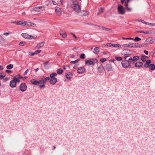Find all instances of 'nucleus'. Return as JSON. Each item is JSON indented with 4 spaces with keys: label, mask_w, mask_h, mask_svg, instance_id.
<instances>
[{
    "label": "nucleus",
    "mask_w": 155,
    "mask_h": 155,
    "mask_svg": "<svg viewBox=\"0 0 155 155\" xmlns=\"http://www.w3.org/2000/svg\"><path fill=\"white\" fill-rule=\"evenodd\" d=\"M130 0H120L121 3L123 4L125 2L124 6L125 7L126 9L128 12H130L132 11V8L129 7L128 3Z\"/></svg>",
    "instance_id": "f257e3e1"
},
{
    "label": "nucleus",
    "mask_w": 155,
    "mask_h": 155,
    "mask_svg": "<svg viewBox=\"0 0 155 155\" xmlns=\"http://www.w3.org/2000/svg\"><path fill=\"white\" fill-rule=\"evenodd\" d=\"M90 60H87L85 61V64L87 65H94L95 63L97 62V60L96 58H91Z\"/></svg>",
    "instance_id": "f03ea898"
},
{
    "label": "nucleus",
    "mask_w": 155,
    "mask_h": 155,
    "mask_svg": "<svg viewBox=\"0 0 155 155\" xmlns=\"http://www.w3.org/2000/svg\"><path fill=\"white\" fill-rule=\"evenodd\" d=\"M117 12L118 14L123 15L125 13V11L124 8L122 5H119L117 8Z\"/></svg>",
    "instance_id": "7ed1b4c3"
},
{
    "label": "nucleus",
    "mask_w": 155,
    "mask_h": 155,
    "mask_svg": "<svg viewBox=\"0 0 155 155\" xmlns=\"http://www.w3.org/2000/svg\"><path fill=\"white\" fill-rule=\"evenodd\" d=\"M155 41V38L152 37L148 38L145 41L146 44H150L153 43Z\"/></svg>",
    "instance_id": "20e7f679"
},
{
    "label": "nucleus",
    "mask_w": 155,
    "mask_h": 155,
    "mask_svg": "<svg viewBox=\"0 0 155 155\" xmlns=\"http://www.w3.org/2000/svg\"><path fill=\"white\" fill-rule=\"evenodd\" d=\"M121 64L124 68H127L130 67L128 60V61L125 59L123 60L121 62Z\"/></svg>",
    "instance_id": "39448f33"
},
{
    "label": "nucleus",
    "mask_w": 155,
    "mask_h": 155,
    "mask_svg": "<svg viewBox=\"0 0 155 155\" xmlns=\"http://www.w3.org/2000/svg\"><path fill=\"white\" fill-rule=\"evenodd\" d=\"M136 43H129L123 44L122 46L123 47H130L136 48Z\"/></svg>",
    "instance_id": "423d86ee"
},
{
    "label": "nucleus",
    "mask_w": 155,
    "mask_h": 155,
    "mask_svg": "<svg viewBox=\"0 0 155 155\" xmlns=\"http://www.w3.org/2000/svg\"><path fill=\"white\" fill-rule=\"evenodd\" d=\"M27 86L24 83H22L19 86V89L22 92L25 91L27 89Z\"/></svg>",
    "instance_id": "0eeeda50"
},
{
    "label": "nucleus",
    "mask_w": 155,
    "mask_h": 155,
    "mask_svg": "<svg viewBox=\"0 0 155 155\" xmlns=\"http://www.w3.org/2000/svg\"><path fill=\"white\" fill-rule=\"evenodd\" d=\"M131 51L127 49H125L123 50L121 52V54L124 55H129L131 54Z\"/></svg>",
    "instance_id": "6e6552de"
},
{
    "label": "nucleus",
    "mask_w": 155,
    "mask_h": 155,
    "mask_svg": "<svg viewBox=\"0 0 155 155\" xmlns=\"http://www.w3.org/2000/svg\"><path fill=\"white\" fill-rule=\"evenodd\" d=\"M73 9L76 12H79L81 9L80 6L77 4H74Z\"/></svg>",
    "instance_id": "1a4fd4ad"
},
{
    "label": "nucleus",
    "mask_w": 155,
    "mask_h": 155,
    "mask_svg": "<svg viewBox=\"0 0 155 155\" xmlns=\"http://www.w3.org/2000/svg\"><path fill=\"white\" fill-rule=\"evenodd\" d=\"M21 36L25 38H30V39H34V37L33 36L29 35L26 33H22L21 34Z\"/></svg>",
    "instance_id": "9d476101"
},
{
    "label": "nucleus",
    "mask_w": 155,
    "mask_h": 155,
    "mask_svg": "<svg viewBox=\"0 0 155 155\" xmlns=\"http://www.w3.org/2000/svg\"><path fill=\"white\" fill-rule=\"evenodd\" d=\"M26 21H21L17 22L16 24L23 26H26Z\"/></svg>",
    "instance_id": "9b49d317"
},
{
    "label": "nucleus",
    "mask_w": 155,
    "mask_h": 155,
    "mask_svg": "<svg viewBox=\"0 0 155 155\" xmlns=\"http://www.w3.org/2000/svg\"><path fill=\"white\" fill-rule=\"evenodd\" d=\"M136 31L139 33H142L146 34H155V31H154L152 33H150L149 31H143L137 30Z\"/></svg>",
    "instance_id": "f8f14e48"
},
{
    "label": "nucleus",
    "mask_w": 155,
    "mask_h": 155,
    "mask_svg": "<svg viewBox=\"0 0 155 155\" xmlns=\"http://www.w3.org/2000/svg\"><path fill=\"white\" fill-rule=\"evenodd\" d=\"M16 83L15 81L13 80H11L10 83V86L12 88L15 87L16 86Z\"/></svg>",
    "instance_id": "ddd939ff"
},
{
    "label": "nucleus",
    "mask_w": 155,
    "mask_h": 155,
    "mask_svg": "<svg viewBox=\"0 0 155 155\" xmlns=\"http://www.w3.org/2000/svg\"><path fill=\"white\" fill-rule=\"evenodd\" d=\"M143 65V63L140 61H138L136 62L134 66L135 67H138V68H140Z\"/></svg>",
    "instance_id": "4468645a"
},
{
    "label": "nucleus",
    "mask_w": 155,
    "mask_h": 155,
    "mask_svg": "<svg viewBox=\"0 0 155 155\" xmlns=\"http://www.w3.org/2000/svg\"><path fill=\"white\" fill-rule=\"evenodd\" d=\"M146 63L144 64L143 66L144 67L147 68L149 67V65L150 64L151 61L149 60H146Z\"/></svg>",
    "instance_id": "2eb2a0df"
},
{
    "label": "nucleus",
    "mask_w": 155,
    "mask_h": 155,
    "mask_svg": "<svg viewBox=\"0 0 155 155\" xmlns=\"http://www.w3.org/2000/svg\"><path fill=\"white\" fill-rule=\"evenodd\" d=\"M55 11L58 15H61V10L60 8L58 7L56 8L55 9Z\"/></svg>",
    "instance_id": "dca6fc26"
},
{
    "label": "nucleus",
    "mask_w": 155,
    "mask_h": 155,
    "mask_svg": "<svg viewBox=\"0 0 155 155\" xmlns=\"http://www.w3.org/2000/svg\"><path fill=\"white\" fill-rule=\"evenodd\" d=\"M85 71V69L84 67H80L78 70V72L79 74L83 73Z\"/></svg>",
    "instance_id": "f3484780"
},
{
    "label": "nucleus",
    "mask_w": 155,
    "mask_h": 155,
    "mask_svg": "<svg viewBox=\"0 0 155 155\" xmlns=\"http://www.w3.org/2000/svg\"><path fill=\"white\" fill-rule=\"evenodd\" d=\"M57 81V78H52L50 79L49 81L50 83L52 84H55Z\"/></svg>",
    "instance_id": "a211bd4d"
},
{
    "label": "nucleus",
    "mask_w": 155,
    "mask_h": 155,
    "mask_svg": "<svg viewBox=\"0 0 155 155\" xmlns=\"http://www.w3.org/2000/svg\"><path fill=\"white\" fill-rule=\"evenodd\" d=\"M36 25L33 22L26 21V26H35Z\"/></svg>",
    "instance_id": "6ab92c4d"
},
{
    "label": "nucleus",
    "mask_w": 155,
    "mask_h": 155,
    "mask_svg": "<svg viewBox=\"0 0 155 155\" xmlns=\"http://www.w3.org/2000/svg\"><path fill=\"white\" fill-rule=\"evenodd\" d=\"M65 75L67 79L70 80L72 76V74L70 72H68Z\"/></svg>",
    "instance_id": "aec40b11"
},
{
    "label": "nucleus",
    "mask_w": 155,
    "mask_h": 155,
    "mask_svg": "<svg viewBox=\"0 0 155 155\" xmlns=\"http://www.w3.org/2000/svg\"><path fill=\"white\" fill-rule=\"evenodd\" d=\"M105 68L107 71H109L111 70L112 68L110 64H108L106 65Z\"/></svg>",
    "instance_id": "412c9836"
},
{
    "label": "nucleus",
    "mask_w": 155,
    "mask_h": 155,
    "mask_svg": "<svg viewBox=\"0 0 155 155\" xmlns=\"http://www.w3.org/2000/svg\"><path fill=\"white\" fill-rule=\"evenodd\" d=\"M128 61L129 63L130 66V65H133L134 64H135V61L132 60V58H129L128 59Z\"/></svg>",
    "instance_id": "4be33fe9"
},
{
    "label": "nucleus",
    "mask_w": 155,
    "mask_h": 155,
    "mask_svg": "<svg viewBox=\"0 0 155 155\" xmlns=\"http://www.w3.org/2000/svg\"><path fill=\"white\" fill-rule=\"evenodd\" d=\"M59 34L61 35L63 38H66L67 36V34L65 31H60L59 32Z\"/></svg>",
    "instance_id": "5701e85b"
},
{
    "label": "nucleus",
    "mask_w": 155,
    "mask_h": 155,
    "mask_svg": "<svg viewBox=\"0 0 155 155\" xmlns=\"http://www.w3.org/2000/svg\"><path fill=\"white\" fill-rule=\"evenodd\" d=\"M143 47H146V45L145 44H139L138 43H136V48H142Z\"/></svg>",
    "instance_id": "b1692460"
},
{
    "label": "nucleus",
    "mask_w": 155,
    "mask_h": 155,
    "mask_svg": "<svg viewBox=\"0 0 155 155\" xmlns=\"http://www.w3.org/2000/svg\"><path fill=\"white\" fill-rule=\"evenodd\" d=\"M99 48L96 47L94 49L93 53L95 54H97L99 52Z\"/></svg>",
    "instance_id": "393cba45"
},
{
    "label": "nucleus",
    "mask_w": 155,
    "mask_h": 155,
    "mask_svg": "<svg viewBox=\"0 0 155 155\" xmlns=\"http://www.w3.org/2000/svg\"><path fill=\"white\" fill-rule=\"evenodd\" d=\"M149 67L150 70L153 71L155 69V65L154 64H151L149 65Z\"/></svg>",
    "instance_id": "a878e982"
},
{
    "label": "nucleus",
    "mask_w": 155,
    "mask_h": 155,
    "mask_svg": "<svg viewBox=\"0 0 155 155\" xmlns=\"http://www.w3.org/2000/svg\"><path fill=\"white\" fill-rule=\"evenodd\" d=\"M44 44V43L43 42L39 43L36 46L37 48H40L41 47L43 46Z\"/></svg>",
    "instance_id": "bb28decb"
},
{
    "label": "nucleus",
    "mask_w": 155,
    "mask_h": 155,
    "mask_svg": "<svg viewBox=\"0 0 155 155\" xmlns=\"http://www.w3.org/2000/svg\"><path fill=\"white\" fill-rule=\"evenodd\" d=\"M42 6L36 7L33 8L34 11L35 12H40V9L42 8Z\"/></svg>",
    "instance_id": "cd10ccee"
},
{
    "label": "nucleus",
    "mask_w": 155,
    "mask_h": 155,
    "mask_svg": "<svg viewBox=\"0 0 155 155\" xmlns=\"http://www.w3.org/2000/svg\"><path fill=\"white\" fill-rule=\"evenodd\" d=\"M57 74L56 73H54L51 74L50 75V77L51 79L56 78L55 77L57 76Z\"/></svg>",
    "instance_id": "c85d7f7f"
},
{
    "label": "nucleus",
    "mask_w": 155,
    "mask_h": 155,
    "mask_svg": "<svg viewBox=\"0 0 155 155\" xmlns=\"http://www.w3.org/2000/svg\"><path fill=\"white\" fill-rule=\"evenodd\" d=\"M131 58H132V60L135 61H136L139 60V56H134L133 57H131Z\"/></svg>",
    "instance_id": "c756f323"
},
{
    "label": "nucleus",
    "mask_w": 155,
    "mask_h": 155,
    "mask_svg": "<svg viewBox=\"0 0 155 155\" xmlns=\"http://www.w3.org/2000/svg\"><path fill=\"white\" fill-rule=\"evenodd\" d=\"M98 27L100 29H102L105 31H109L110 30L109 28L104 27L103 26H98Z\"/></svg>",
    "instance_id": "7c9ffc66"
},
{
    "label": "nucleus",
    "mask_w": 155,
    "mask_h": 155,
    "mask_svg": "<svg viewBox=\"0 0 155 155\" xmlns=\"http://www.w3.org/2000/svg\"><path fill=\"white\" fill-rule=\"evenodd\" d=\"M88 14L87 13V11L86 10H83L81 12V16H85Z\"/></svg>",
    "instance_id": "2f4dec72"
},
{
    "label": "nucleus",
    "mask_w": 155,
    "mask_h": 155,
    "mask_svg": "<svg viewBox=\"0 0 155 155\" xmlns=\"http://www.w3.org/2000/svg\"><path fill=\"white\" fill-rule=\"evenodd\" d=\"M31 82L33 84L37 85L38 84V81L35 79H32L31 80Z\"/></svg>",
    "instance_id": "473e14b6"
},
{
    "label": "nucleus",
    "mask_w": 155,
    "mask_h": 155,
    "mask_svg": "<svg viewBox=\"0 0 155 155\" xmlns=\"http://www.w3.org/2000/svg\"><path fill=\"white\" fill-rule=\"evenodd\" d=\"M98 70L99 72H101L103 71L104 68L102 65H100L98 67Z\"/></svg>",
    "instance_id": "72a5a7b5"
},
{
    "label": "nucleus",
    "mask_w": 155,
    "mask_h": 155,
    "mask_svg": "<svg viewBox=\"0 0 155 155\" xmlns=\"http://www.w3.org/2000/svg\"><path fill=\"white\" fill-rule=\"evenodd\" d=\"M13 80L15 81V82L16 83H19L20 81V80L16 77H15L13 78Z\"/></svg>",
    "instance_id": "f704fd0d"
},
{
    "label": "nucleus",
    "mask_w": 155,
    "mask_h": 155,
    "mask_svg": "<svg viewBox=\"0 0 155 155\" xmlns=\"http://www.w3.org/2000/svg\"><path fill=\"white\" fill-rule=\"evenodd\" d=\"M5 41V39L1 35H0V42L4 43Z\"/></svg>",
    "instance_id": "c9c22d12"
},
{
    "label": "nucleus",
    "mask_w": 155,
    "mask_h": 155,
    "mask_svg": "<svg viewBox=\"0 0 155 155\" xmlns=\"http://www.w3.org/2000/svg\"><path fill=\"white\" fill-rule=\"evenodd\" d=\"M45 81L44 80L42 79L38 81V84H44L45 83Z\"/></svg>",
    "instance_id": "e433bc0d"
},
{
    "label": "nucleus",
    "mask_w": 155,
    "mask_h": 155,
    "mask_svg": "<svg viewBox=\"0 0 155 155\" xmlns=\"http://www.w3.org/2000/svg\"><path fill=\"white\" fill-rule=\"evenodd\" d=\"M13 65L12 64H10L6 66V68L8 69H10L13 68Z\"/></svg>",
    "instance_id": "4c0bfd02"
},
{
    "label": "nucleus",
    "mask_w": 155,
    "mask_h": 155,
    "mask_svg": "<svg viewBox=\"0 0 155 155\" xmlns=\"http://www.w3.org/2000/svg\"><path fill=\"white\" fill-rule=\"evenodd\" d=\"M63 72V70L62 69L60 68L57 70V72L58 74H61Z\"/></svg>",
    "instance_id": "58836bf2"
},
{
    "label": "nucleus",
    "mask_w": 155,
    "mask_h": 155,
    "mask_svg": "<svg viewBox=\"0 0 155 155\" xmlns=\"http://www.w3.org/2000/svg\"><path fill=\"white\" fill-rule=\"evenodd\" d=\"M112 46L115 48H119L121 46V45L120 44H112Z\"/></svg>",
    "instance_id": "ea45409f"
},
{
    "label": "nucleus",
    "mask_w": 155,
    "mask_h": 155,
    "mask_svg": "<svg viewBox=\"0 0 155 155\" xmlns=\"http://www.w3.org/2000/svg\"><path fill=\"white\" fill-rule=\"evenodd\" d=\"M5 76V74L3 73H1L0 74V79H2Z\"/></svg>",
    "instance_id": "a19ab883"
},
{
    "label": "nucleus",
    "mask_w": 155,
    "mask_h": 155,
    "mask_svg": "<svg viewBox=\"0 0 155 155\" xmlns=\"http://www.w3.org/2000/svg\"><path fill=\"white\" fill-rule=\"evenodd\" d=\"M112 45V44L111 43H107V44L106 45H103V46L104 47H111Z\"/></svg>",
    "instance_id": "79ce46f5"
},
{
    "label": "nucleus",
    "mask_w": 155,
    "mask_h": 155,
    "mask_svg": "<svg viewBox=\"0 0 155 155\" xmlns=\"http://www.w3.org/2000/svg\"><path fill=\"white\" fill-rule=\"evenodd\" d=\"M81 59H84L85 58V55L84 54L82 53L81 54L80 57Z\"/></svg>",
    "instance_id": "37998d69"
},
{
    "label": "nucleus",
    "mask_w": 155,
    "mask_h": 155,
    "mask_svg": "<svg viewBox=\"0 0 155 155\" xmlns=\"http://www.w3.org/2000/svg\"><path fill=\"white\" fill-rule=\"evenodd\" d=\"M26 43L25 41L20 42L19 45L21 46H25V45Z\"/></svg>",
    "instance_id": "c03bdc74"
},
{
    "label": "nucleus",
    "mask_w": 155,
    "mask_h": 155,
    "mask_svg": "<svg viewBox=\"0 0 155 155\" xmlns=\"http://www.w3.org/2000/svg\"><path fill=\"white\" fill-rule=\"evenodd\" d=\"M80 61V59H77L74 61H72L70 62V63H72L73 64H75L78 63V62Z\"/></svg>",
    "instance_id": "a18cd8bd"
},
{
    "label": "nucleus",
    "mask_w": 155,
    "mask_h": 155,
    "mask_svg": "<svg viewBox=\"0 0 155 155\" xmlns=\"http://www.w3.org/2000/svg\"><path fill=\"white\" fill-rule=\"evenodd\" d=\"M146 22V24H147L148 25H152L155 26V23H151L149 22Z\"/></svg>",
    "instance_id": "49530a36"
},
{
    "label": "nucleus",
    "mask_w": 155,
    "mask_h": 155,
    "mask_svg": "<svg viewBox=\"0 0 155 155\" xmlns=\"http://www.w3.org/2000/svg\"><path fill=\"white\" fill-rule=\"evenodd\" d=\"M122 38L123 40H134V38H125L124 37H123Z\"/></svg>",
    "instance_id": "de8ad7c7"
},
{
    "label": "nucleus",
    "mask_w": 155,
    "mask_h": 155,
    "mask_svg": "<svg viewBox=\"0 0 155 155\" xmlns=\"http://www.w3.org/2000/svg\"><path fill=\"white\" fill-rule=\"evenodd\" d=\"M115 59L118 61H121L122 60V58L120 57H116Z\"/></svg>",
    "instance_id": "09e8293b"
},
{
    "label": "nucleus",
    "mask_w": 155,
    "mask_h": 155,
    "mask_svg": "<svg viewBox=\"0 0 155 155\" xmlns=\"http://www.w3.org/2000/svg\"><path fill=\"white\" fill-rule=\"evenodd\" d=\"M134 40L135 41H139L141 40V39L137 37H136Z\"/></svg>",
    "instance_id": "8fccbe9b"
},
{
    "label": "nucleus",
    "mask_w": 155,
    "mask_h": 155,
    "mask_svg": "<svg viewBox=\"0 0 155 155\" xmlns=\"http://www.w3.org/2000/svg\"><path fill=\"white\" fill-rule=\"evenodd\" d=\"M107 60V59L105 58H101L100 59V61L102 62H103Z\"/></svg>",
    "instance_id": "3c124183"
},
{
    "label": "nucleus",
    "mask_w": 155,
    "mask_h": 155,
    "mask_svg": "<svg viewBox=\"0 0 155 155\" xmlns=\"http://www.w3.org/2000/svg\"><path fill=\"white\" fill-rule=\"evenodd\" d=\"M41 52V51L40 50H38L35 51V54H37L39 53H40Z\"/></svg>",
    "instance_id": "603ef678"
},
{
    "label": "nucleus",
    "mask_w": 155,
    "mask_h": 155,
    "mask_svg": "<svg viewBox=\"0 0 155 155\" xmlns=\"http://www.w3.org/2000/svg\"><path fill=\"white\" fill-rule=\"evenodd\" d=\"M45 81H49L50 80V77H47L45 78Z\"/></svg>",
    "instance_id": "864d4df0"
},
{
    "label": "nucleus",
    "mask_w": 155,
    "mask_h": 155,
    "mask_svg": "<svg viewBox=\"0 0 155 155\" xmlns=\"http://www.w3.org/2000/svg\"><path fill=\"white\" fill-rule=\"evenodd\" d=\"M29 54L31 56H33L36 54H35V52H30L29 53Z\"/></svg>",
    "instance_id": "5fc2aeb1"
},
{
    "label": "nucleus",
    "mask_w": 155,
    "mask_h": 155,
    "mask_svg": "<svg viewBox=\"0 0 155 155\" xmlns=\"http://www.w3.org/2000/svg\"><path fill=\"white\" fill-rule=\"evenodd\" d=\"M45 87V85L44 84L39 85V88H42Z\"/></svg>",
    "instance_id": "6e6d98bb"
},
{
    "label": "nucleus",
    "mask_w": 155,
    "mask_h": 155,
    "mask_svg": "<svg viewBox=\"0 0 155 155\" xmlns=\"http://www.w3.org/2000/svg\"><path fill=\"white\" fill-rule=\"evenodd\" d=\"M141 60L143 61V62H144V61H146V59L145 58H144V57H142V58H141Z\"/></svg>",
    "instance_id": "4d7b16f0"
},
{
    "label": "nucleus",
    "mask_w": 155,
    "mask_h": 155,
    "mask_svg": "<svg viewBox=\"0 0 155 155\" xmlns=\"http://www.w3.org/2000/svg\"><path fill=\"white\" fill-rule=\"evenodd\" d=\"M29 69H27L26 70L24 73V75H26L27 73L29 72Z\"/></svg>",
    "instance_id": "13d9d810"
},
{
    "label": "nucleus",
    "mask_w": 155,
    "mask_h": 155,
    "mask_svg": "<svg viewBox=\"0 0 155 155\" xmlns=\"http://www.w3.org/2000/svg\"><path fill=\"white\" fill-rule=\"evenodd\" d=\"M49 61H46V62H45L44 63V67H45L47 64H48V63H49Z\"/></svg>",
    "instance_id": "bf43d9fd"
},
{
    "label": "nucleus",
    "mask_w": 155,
    "mask_h": 155,
    "mask_svg": "<svg viewBox=\"0 0 155 155\" xmlns=\"http://www.w3.org/2000/svg\"><path fill=\"white\" fill-rule=\"evenodd\" d=\"M5 72L7 73H12V71H11V70H6V71H5Z\"/></svg>",
    "instance_id": "052dcab7"
},
{
    "label": "nucleus",
    "mask_w": 155,
    "mask_h": 155,
    "mask_svg": "<svg viewBox=\"0 0 155 155\" xmlns=\"http://www.w3.org/2000/svg\"><path fill=\"white\" fill-rule=\"evenodd\" d=\"M61 53H62V52H61L58 51L57 53V55L58 56H61Z\"/></svg>",
    "instance_id": "680f3d73"
},
{
    "label": "nucleus",
    "mask_w": 155,
    "mask_h": 155,
    "mask_svg": "<svg viewBox=\"0 0 155 155\" xmlns=\"http://www.w3.org/2000/svg\"><path fill=\"white\" fill-rule=\"evenodd\" d=\"M9 34H10L9 32H6V33H4L3 34V35L7 36V35H9Z\"/></svg>",
    "instance_id": "e2e57ef3"
},
{
    "label": "nucleus",
    "mask_w": 155,
    "mask_h": 155,
    "mask_svg": "<svg viewBox=\"0 0 155 155\" xmlns=\"http://www.w3.org/2000/svg\"><path fill=\"white\" fill-rule=\"evenodd\" d=\"M144 52L146 55H148V51H147L144 50Z\"/></svg>",
    "instance_id": "0e129e2a"
},
{
    "label": "nucleus",
    "mask_w": 155,
    "mask_h": 155,
    "mask_svg": "<svg viewBox=\"0 0 155 155\" xmlns=\"http://www.w3.org/2000/svg\"><path fill=\"white\" fill-rule=\"evenodd\" d=\"M155 53V52H153V51H151L150 53V54L151 55H152V56H153V54Z\"/></svg>",
    "instance_id": "69168bd1"
},
{
    "label": "nucleus",
    "mask_w": 155,
    "mask_h": 155,
    "mask_svg": "<svg viewBox=\"0 0 155 155\" xmlns=\"http://www.w3.org/2000/svg\"><path fill=\"white\" fill-rule=\"evenodd\" d=\"M71 34L76 39L77 38V37L76 36V35L73 33H71Z\"/></svg>",
    "instance_id": "338daca9"
},
{
    "label": "nucleus",
    "mask_w": 155,
    "mask_h": 155,
    "mask_svg": "<svg viewBox=\"0 0 155 155\" xmlns=\"http://www.w3.org/2000/svg\"><path fill=\"white\" fill-rule=\"evenodd\" d=\"M52 3H53V4L54 5H56L57 4V3L55 2H54V1H52Z\"/></svg>",
    "instance_id": "774afa93"
}]
</instances>
